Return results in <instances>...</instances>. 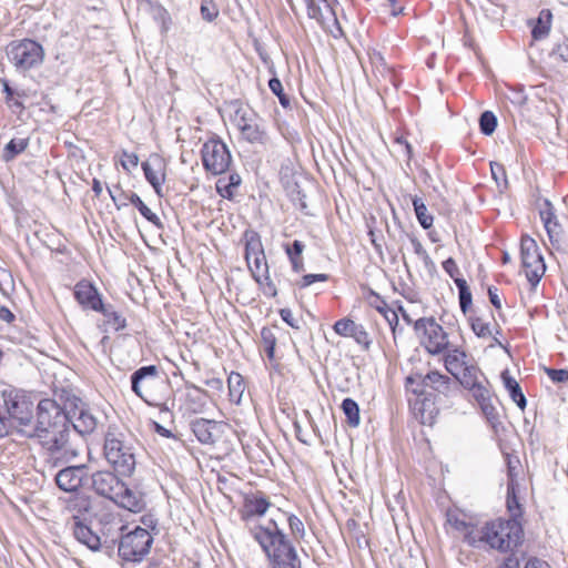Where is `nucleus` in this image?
Returning <instances> with one entry per match:
<instances>
[{
	"mask_svg": "<svg viewBox=\"0 0 568 568\" xmlns=\"http://www.w3.org/2000/svg\"><path fill=\"white\" fill-rule=\"evenodd\" d=\"M235 123L241 136L248 143L265 144L267 142V133L254 114L239 109L235 113Z\"/></svg>",
	"mask_w": 568,
	"mask_h": 568,
	"instance_id": "ddd939ff",
	"label": "nucleus"
},
{
	"mask_svg": "<svg viewBox=\"0 0 568 568\" xmlns=\"http://www.w3.org/2000/svg\"><path fill=\"white\" fill-rule=\"evenodd\" d=\"M153 537L146 528L136 526L121 536L118 552L126 561H141L150 551Z\"/></svg>",
	"mask_w": 568,
	"mask_h": 568,
	"instance_id": "1a4fd4ad",
	"label": "nucleus"
},
{
	"mask_svg": "<svg viewBox=\"0 0 568 568\" xmlns=\"http://www.w3.org/2000/svg\"><path fill=\"white\" fill-rule=\"evenodd\" d=\"M69 429H71V426L73 429L81 434H91L95 427H97V418L87 409L81 408L79 409L78 415L74 413L73 419H71L69 416ZM72 434V430H70V435ZM70 440H72L70 438ZM73 444V442H71Z\"/></svg>",
	"mask_w": 568,
	"mask_h": 568,
	"instance_id": "b1692460",
	"label": "nucleus"
},
{
	"mask_svg": "<svg viewBox=\"0 0 568 568\" xmlns=\"http://www.w3.org/2000/svg\"><path fill=\"white\" fill-rule=\"evenodd\" d=\"M539 214L551 244L558 243L559 235L561 234V226L558 223L554 206L548 200L544 202Z\"/></svg>",
	"mask_w": 568,
	"mask_h": 568,
	"instance_id": "412c9836",
	"label": "nucleus"
},
{
	"mask_svg": "<svg viewBox=\"0 0 568 568\" xmlns=\"http://www.w3.org/2000/svg\"><path fill=\"white\" fill-rule=\"evenodd\" d=\"M0 320L10 323L14 320V315L9 308L2 306L0 307Z\"/></svg>",
	"mask_w": 568,
	"mask_h": 568,
	"instance_id": "338daca9",
	"label": "nucleus"
},
{
	"mask_svg": "<svg viewBox=\"0 0 568 568\" xmlns=\"http://www.w3.org/2000/svg\"><path fill=\"white\" fill-rule=\"evenodd\" d=\"M501 379L511 399L519 408L524 409L527 400L517 381L508 373V371L503 372Z\"/></svg>",
	"mask_w": 568,
	"mask_h": 568,
	"instance_id": "c85d7f7f",
	"label": "nucleus"
},
{
	"mask_svg": "<svg viewBox=\"0 0 568 568\" xmlns=\"http://www.w3.org/2000/svg\"><path fill=\"white\" fill-rule=\"evenodd\" d=\"M382 306H376V310L385 317L388 325L390 326L393 334L395 335L396 326L398 325V315L397 313L388 307L385 301H381Z\"/></svg>",
	"mask_w": 568,
	"mask_h": 568,
	"instance_id": "37998d69",
	"label": "nucleus"
},
{
	"mask_svg": "<svg viewBox=\"0 0 568 568\" xmlns=\"http://www.w3.org/2000/svg\"><path fill=\"white\" fill-rule=\"evenodd\" d=\"M207 399L209 396L204 390L197 387H189L185 394L184 409L186 413L201 414L207 405Z\"/></svg>",
	"mask_w": 568,
	"mask_h": 568,
	"instance_id": "393cba45",
	"label": "nucleus"
},
{
	"mask_svg": "<svg viewBox=\"0 0 568 568\" xmlns=\"http://www.w3.org/2000/svg\"><path fill=\"white\" fill-rule=\"evenodd\" d=\"M158 375V369L154 365L143 366L136 369L131 376L132 390L145 402L148 400L143 388H150Z\"/></svg>",
	"mask_w": 568,
	"mask_h": 568,
	"instance_id": "6ab92c4d",
	"label": "nucleus"
},
{
	"mask_svg": "<svg viewBox=\"0 0 568 568\" xmlns=\"http://www.w3.org/2000/svg\"><path fill=\"white\" fill-rule=\"evenodd\" d=\"M29 145L28 138H14L10 140L3 149L2 159L6 162L13 160L17 155L22 153Z\"/></svg>",
	"mask_w": 568,
	"mask_h": 568,
	"instance_id": "72a5a7b5",
	"label": "nucleus"
},
{
	"mask_svg": "<svg viewBox=\"0 0 568 568\" xmlns=\"http://www.w3.org/2000/svg\"><path fill=\"white\" fill-rule=\"evenodd\" d=\"M227 386L230 400L234 404H240L245 390L243 376L240 373L232 372L227 378Z\"/></svg>",
	"mask_w": 568,
	"mask_h": 568,
	"instance_id": "2f4dec72",
	"label": "nucleus"
},
{
	"mask_svg": "<svg viewBox=\"0 0 568 568\" xmlns=\"http://www.w3.org/2000/svg\"><path fill=\"white\" fill-rule=\"evenodd\" d=\"M412 243L414 246V251L417 255L428 258V254H427L426 250L424 248V246L422 245V243L418 240L414 239V240H412Z\"/></svg>",
	"mask_w": 568,
	"mask_h": 568,
	"instance_id": "0e129e2a",
	"label": "nucleus"
},
{
	"mask_svg": "<svg viewBox=\"0 0 568 568\" xmlns=\"http://www.w3.org/2000/svg\"><path fill=\"white\" fill-rule=\"evenodd\" d=\"M74 297L84 310L98 312L102 305V298L94 285L81 281L74 286Z\"/></svg>",
	"mask_w": 568,
	"mask_h": 568,
	"instance_id": "f3484780",
	"label": "nucleus"
},
{
	"mask_svg": "<svg viewBox=\"0 0 568 568\" xmlns=\"http://www.w3.org/2000/svg\"><path fill=\"white\" fill-rule=\"evenodd\" d=\"M551 57L561 62H568V38H564L554 47Z\"/></svg>",
	"mask_w": 568,
	"mask_h": 568,
	"instance_id": "3c124183",
	"label": "nucleus"
},
{
	"mask_svg": "<svg viewBox=\"0 0 568 568\" xmlns=\"http://www.w3.org/2000/svg\"><path fill=\"white\" fill-rule=\"evenodd\" d=\"M268 88L278 98L280 103L284 108L290 105V98L284 93L282 82L278 78H272L268 81Z\"/></svg>",
	"mask_w": 568,
	"mask_h": 568,
	"instance_id": "c03bdc74",
	"label": "nucleus"
},
{
	"mask_svg": "<svg viewBox=\"0 0 568 568\" xmlns=\"http://www.w3.org/2000/svg\"><path fill=\"white\" fill-rule=\"evenodd\" d=\"M414 329L420 337V343L432 355H438L448 349V334L434 317H422L414 322Z\"/></svg>",
	"mask_w": 568,
	"mask_h": 568,
	"instance_id": "9d476101",
	"label": "nucleus"
},
{
	"mask_svg": "<svg viewBox=\"0 0 568 568\" xmlns=\"http://www.w3.org/2000/svg\"><path fill=\"white\" fill-rule=\"evenodd\" d=\"M521 263L526 272V277L532 286L537 285L545 274L546 265L538 251L534 239L525 235L520 242Z\"/></svg>",
	"mask_w": 568,
	"mask_h": 568,
	"instance_id": "f8f14e48",
	"label": "nucleus"
},
{
	"mask_svg": "<svg viewBox=\"0 0 568 568\" xmlns=\"http://www.w3.org/2000/svg\"><path fill=\"white\" fill-rule=\"evenodd\" d=\"M122 196L124 200H128L131 204H133L143 217L152 223H156L158 216L144 204V202L136 193H122Z\"/></svg>",
	"mask_w": 568,
	"mask_h": 568,
	"instance_id": "e433bc0d",
	"label": "nucleus"
},
{
	"mask_svg": "<svg viewBox=\"0 0 568 568\" xmlns=\"http://www.w3.org/2000/svg\"><path fill=\"white\" fill-rule=\"evenodd\" d=\"M247 267L256 283L264 286V293L268 296H276L277 290L274 282L270 277L268 264L265 253L253 256Z\"/></svg>",
	"mask_w": 568,
	"mask_h": 568,
	"instance_id": "2eb2a0df",
	"label": "nucleus"
},
{
	"mask_svg": "<svg viewBox=\"0 0 568 568\" xmlns=\"http://www.w3.org/2000/svg\"><path fill=\"white\" fill-rule=\"evenodd\" d=\"M490 170H491L493 178L496 181L499 180V176H505V169H504V166L501 164L491 163L490 164Z\"/></svg>",
	"mask_w": 568,
	"mask_h": 568,
	"instance_id": "e2e57ef3",
	"label": "nucleus"
},
{
	"mask_svg": "<svg viewBox=\"0 0 568 568\" xmlns=\"http://www.w3.org/2000/svg\"><path fill=\"white\" fill-rule=\"evenodd\" d=\"M294 429L296 438L302 442L303 444H310V440L306 438L305 434L302 430V427L298 422L294 423Z\"/></svg>",
	"mask_w": 568,
	"mask_h": 568,
	"instance_id": "69168bd1",
	"label": "nucleus"
},
{
	"mask_svg": "<svg viewBox=\"0 0 568 568\" xmlns=\"http://www.w3.org/2000/svg\"><path fill=\"white\" fill-rule=\"evenodd\" d=\"M446 352L447 353L444 357L445 368L453 376H457L458 372L473 362L468 354L457 346H449Z\"/></svg>",
	"mask_w": 568,
	"mask_h": 568,
	"instance_id": "4be33fe9",
	"label": "nucleus"
},
{
	"mask_svg": "<svg viewBox=\"0 0 568 568\" xmlns=\"http://www.w3.org/2000/svg\"><path fill=\"white\" fill-rule=\"evenodd\" d=\"M456 286L459 292V305L463 313H466L471 304V293L466 280L456 278Z\"/></svg>",
	"mask_w": 568,
	"mask_h": 568,
	"instance_id": "4c0bfd02",
	"label": "nucleus"
},
{
	"mask_svg": "<svg viewBox=\"0 0 568 568\" xmlns=\"http://www.w3.org/2000/svg\"><path fill=\"white\" fill-rule=\"evenodd\" d=\"M405 385L413 394L434 400L447 399L458 390L457 382L438 371L409 375Z\"/></svg>",
	"mask_w": 568,
	"mask_h": 568,
	"instance_id": "423d86ee",
	"label": "nucleus"
},
{
	"mask_svg": "<svg viewBox=\"0 0 568 568\" xmlns=\"http://www.w3.org/2000/svg\"><path fill=\"white\" fill-rule=\"evenodd\" d=\"M9 410L11 432H18L28 438L38 440L45 464L51 468L67 465L79 456L78 447L70 440L68 414L55 400L41 399L37 406V419L33 422V404L10 387L0 385Z\"/></svg>",
	"mask_w": 568,
	"mask_h": 568,
	"instance_id": "f257e3e1",
	"label": "nucleus"
},
{
	"mask_svg": "<svg viewBox=\"0 0 568 568\" xmlns=\"http://www.w3.org/2000/svg\"><path fill=\"white\" fill-rule=\"evenodd\" d=\"M245 239V260L247 264H251L253 256L264 254L263 244L261 236L255 231H246L244 233Z\"/></svg>",
	"mask_w": 568,
	"mask_h": 568,
	"instance_id": "7c9ffc66",
	"label": "nucleus"
},
{
	"mask_svg": "<svg viewBox=\"0 0 568 568\" xmlns=\"http://www.w3.org/2000/svg\"><path fill=\"white\" fill-rule=\"evenodd\" d=\"M287 523L292 535L295 539H302L305 536V528L303 521L295 515L287 517Z\"/></svg>",
	"mask_w": 568,
	"mask_h": 568,
	"instance_id": "8fccbe9b",
	"label": "nucleus"
},
{
	"mask_svg": "<svg viewBox=\"0 0 568 568\" xmlns=\"http://www.w3.org/2000/svg\"><path fill=\"white\" fill-rule=\"evenodd\" d=\"M242 179L240 174H230L226 178H220L216 181V192L224 199L232 200L236 193L237 187L241 185Z\"/></svg>",
	"mask_w": 568,
	"mask_h": 568,
	"instance_id": "bb28decb",
	"label": "nucleus"
},
{
	"mask_svg": "<svg viewBox=\"0 0 568 568\" xmlns=\"http://www.w3.org/2000/svg\"><path fill=\"white\" fill-rule=\"evenodd\" d=\"M327 280V274H306L298 282H296V285L300 288H305L315 282H326Z\"/></svg>",
	"mask_w": 568,
	"mask_h": 568,
	"instance_id": "603ef678",
	"label": "nucleus"
},
{
	"mask_svg": "<svg viewBox=\"0 0 568 568\" xmlns=\"http://www.w3.org/2000/svg\"><path fill=\"white\" fill-rule=\"evenodd\" d=\"M454 377L457 386L460 385L471 393L486 418L491 423L495 422L498 418V413L491 403L489 383L480 368L471 362Z\"/></svg>",
	"mask_w": 568,
	"mask_h": 568,
	"instance_id": "39448f33",
	"label": "nucleus"
},
{
	"mask_svg": "<svg viewBox=\"0 0 568 568\" xmlns=\"http://www.w3.org/2000/svg\"><path fill=\"white\" fill-rule=\"evenodd\" d=\"M282 320L293 328H298L297 321L294 318L293 313L288 308H282L280 311Z\"/></svg>",
	"mask_w": 568,
	"mask_h": 568,
	"instance_id": "4d7b16f0",
	"label": "nucleus"
},
{
	"mask_svg": "<svg viewBox=\"0 0 568 568\" xmlns=\"http://www.w3.org/2000/svg\"><path fill=\"white\" fill-rule=\"evenodd\" d=\"M85 476L87 467L84 465L67 466L55 474L54 480L61 490L72 493L82 486Z\"/></svg>",
	"mask_w": 568,
	"mask_h": 568,
	"instance_id": "4468645a",
	"label": "nucleus"
},
{
	"mask_svg": "<svg viewBox=\"0 0 568 568\" xmlns=\"http://www.w3.org/2000/svg\"><path fill=\"white\" fill-rule=\"evenodd\" d=\"M3 92L6 93V102L12 111L17 112L24 109L23 103L19 99L14 98L16 91L8 84V82L3 83ZM17 95L18 98H21L23 94L17 93Z\"/></svg>",
	"mask_w": 568,
	"mask_h": 568,
	"instance_id": "79ce46f5",
	"label": "nucleus"
},
{
	"mask_svg": "<svg viewBox=\"0 0 568 568\" xmlns=\"http://www.w3.org/2000/svg\"><path fill=\"white\" fill-rule=\"evenodd\" d=\"M261 341L267 357L272 359L274 357V349L276 345V337L273 331L268 327H263L261 331Z\"/></svg>",
	"mask_w": 568,
	"mask_h": 568,
	"instance_id": "a19ab883",
	"label": "nucleus"
},
{
	"mask_svg": "<svg viewBox=\"0 0 568 568\" xmlns=\"http://www.w3.org/2000/svg\"><path fill=\"white\" fill-rule=\"evenodd\" d=\"M105 318V325L114 331H121L126 326L125 318L121 313L116 312L112 305L103 304L102 307L98 311Z\"/></svg>",
	"mask_w": 568,
	"mask_h": 568,
	"instance_id": "473e14b6",
	"label": "nucleus"
},
{
	"mask_svg": "<svg viewBox=\"0 0 568 568\" xmlns=\"http://www.w3.org/2000/svg\"><path fill=\"white\" fill-rule=\"evenodd\" d=\"M342 410L346 416V422L351 427H357L361 423L358 404L352 398H345L342 402Z\"/></svg>",
	"mask_w": 568,
	"mask_h": 568,
	"instance_id": "f704fd0d",
	"label": "nucleus"
},
{
	"mask_svg": "<svg viewBox=\"0 0 568 568\" xmlns=\"http://www.w3.org/2000/svg\"><path fill=\"white\" fill-rule=\"evenodd\" d=\"M123 437L122 433L109 428L104 438V456L116 473L130 476L135 469V456Z\"/></svg>",
	"mask_w": 568,
	"mask_h": 568,
	"instance_id": "0eeeda50",
	"label": "nucleus"
},
{
	"mask_svg": "<svg viewBox=\"0 0 568 568\" xmlns=\"http://www.w3.org/2000/svg\"><path fill=\"white\" fill-rule=\"evenodd\" d=\"M121 164L125 171L131 172L132 169H135L138 166L139 158L134 153L123 152L121 158Z\"/></svg>",
	"mask_w": 568,
	"mask_h": 568,
	"instance_id": "5fc2aeb1",
	"label": "nucleus"
},
{
	"mask_svg": "<svg viewBox=\"0 0 568 568\" xmlns=\"http://www.w3.org/2000/svg\"><path fill=\"white\" fill-rule=\"evenodd\" d=\"M507 510L510 515L509 519H516L518 520L523 516V509L521 506L515 495V490L511 486H508L507 488Z\"/></svg>",
	"mask_w": 568,
	"mask_h": 568,
	"instance_id": "58836bf2",
	"label": "nucleus"
},
{
	"mask_svg": "<svg viewBox=\"0 0 568 568\" xmlns=\"http://www.w3.org/2000/svg\"><path fill=\"white\" fill-rule=\"evenodd\" d=\"M73 536L82 545L87 546L92 551H98L101 547L100 537L94 534L90 527L84 525L78 516H73Z\"/></svg>",
	"mask_w": 568,
	"mask_h": 568,
	"instance_id": "aec40b11",
	"label": "nucleus"
},
{
	"mask_svg": "<svg viewBox=\"0 0 568 568\" xmlns=\"http://www.w3.org/2000/svg\"><path fill=\"white\" fill-rule=\"evenodd\" d=\"M270 506V500L262 491L246 494L241 509V517L243 520L261 517L267 511Z\"/></svg>",
	"mask_w": 568,
	"mask_h": 568,
	"instance_id": "a211bd4d",
	"label": "nucleus"
},
{
	"mask_svg": "<svg viewBox=\"0 0 568 568\" xmlns=\"http://www.w3.org/2000/svg\"><path fill=\"white\" fill-rule=\"evenodd\" d=\"M7 57L18 71L24 72L43 62L44 50L37 41L23 39L8 44Z\"/></svg>",
	"mask_w": 568,
	"mask_h": 568,
	"instance_id": "6e6552de",
	"label": "nucleus"
},
{
	"mask_svg": "<svg viewBox=\"0 0 568 568\" xmlns=\"http://www.w3.org/2000/svg\"><path fill=\"white\" fill-rule=\"evenodd\" d=\"M488 295H489V301L490 303L496 307V308H500L501 307V302H500V298H499V295H498V290L495 288V287H489L488 290Z\"/></svg>",
	"mask_w": 568,
	"mask_h": 568,
	"instance_id": "680f3d73",
	"label": "nucleus"
},
{
	"mask_svg": "<svg viewBox=\"0 0 568 568\" xmlns=\"http://www.w3.org/2000/svg\"><path fill=\"white\" fill-rule=\"evenodd\" d=\"M202 162L205 170L213 175H221L231 165V153L225 143L219 139H211L205 142L201 150Z\"/></svg>",
	"mask_w": 568,
	"mask_h": 568,
	"instance_id": "9b49d317",
	"label": "nucleus"
},
{
	"mask_svg": "<svg viewBox=\"0 0 568 568\" xmlns=\"http://www.w3.org/2000/svg\"><path fill=\"white\" fill-rule=\"evenodd\" d=\"M304 248L305 245L298 240H295L292 244L284 245L285 253L287 254L288 260L292 264V270L295 273H301L304 271Z\"/></svg>",
	"mask_w": 568,
	"mask_h": 568,
	"instance_id": "cd10ccee",
	"label": "nucleus"
},
{
	"mask_svg": "<svg viewBox=\"0 0 568 568\" xmlns=\"http://www.w3.org/2000/svg\"><path fill=\"white\" fill-rule=\"evenodd\" d=\"M200 10L202 18L207 22H212L219 16L217 7L211 0H203Z\"/></svg>",
	"mask_w": 568,
	"mask_h": 568,
	"instance_id": "49530a36",
	"label": "nucleus"
},
{
	"mask_svg": "<svg viewBox=\"0 0 568 568\" xmlns=\"http://www.w3.org/2000/svg\"><path fill=\"white\" fill-rule=\"evenodd\" d=\"M145 179L160 193L161 182L165 174L163 172V160L159 155L150 156L145 162L142 163Z\"/></svg>",
	"mask_w": 568,
	"mask_h": 568,
	"instance_id": "5701e85b",
	"label": "nucleus"
},
{
	"mask_svg": "<svg viewBox=\"0 0 568 568\" xmlns=\"http://www.w3.org/2000/svg\"><path fill=\"white\" fill-rule=\"evenodd\" d=\"M154 427H155V432L163 436V437H166V438H170V437H174V435L172 434L171 430L166 429L165 427H163L161 424L159 423H154Z\"/></svg>",
	"mask_w": 568,
	"mask_h": 568,
	"instance_id": "774afa93",
	"label": "nucleus"
},
{
	"mask_svg": "<svg viewBox=\"0 0 568 568\" xmlns=\"http://www.w3.org/2000/svg\"><path fill=\"white\" fill-rule=\"evenodd\" d=\"M394 143L402 149V151L407 155L408 159L412 158V145L403 136H397Z\"/></svg>",
	"mask_w": 568,
	"mask_h": 568,
	"instance_id": "bf43d9fd",
	"label": "nucleus"
},
{
	"mask_svg": "<svg viewBox=\"0 0 568 568\" xmlns=\"http://www.w3.org/2000/svg\"><path fill=\"white\" fill-rule=\"evenodd\" d=\"M552 13L549 9H542L532 27L531 36L535 40L545 39L551 29Z\"/></svg>",
	"mask_w": 568,
	"mask_h": 568,
	"instance_id": "c756f323",
	"label": "nucleus"
},
{
	"mask_svg": "<svg viewBox=\"0 0 568 568\" xmlns=\"http://www.w3.org/2000/svg\"><path fill=\"white\" fill-rule=\"evenodd\" d=\"M190 428L202 444L214 443V430L216 423L206 418H197L190 422Z\"/></svg>",
	"mask_w": 568,
	"mask_h": 568,
	"instance_id": "a878e982",
	"label": "nucleus"
},
{
	"mask_svg": "<svg viewBox=\"0 0 568 568\" xmlns=\"http://www.w3.org/2000/svg\"><path fill=\"white\" fill-rule=\"evenodd\" d=\"M524 568H550V566L537 557H529L526 560Z\"/></svg>",
	"mask_w": 568,
	"mask_h": 568,
	"instance_id": "13d9d810",
	"label": "nucleus"
},
{
	"mask_svg": "<svg viewBox=\"0 0 568 568\" xmlns=\"http://www.w3.org/2000/svg\"><path fill=\"white\" fill-rule=\"evenodd\" d=\"M306 6L307 16L311 19L316 20L322 26L328 24L329 22H337L334 4L337 0H303Z\"/></svg>",
	"mask_w": 568,
	"mask_h": 568,
	"instance_id": "dca6fc26",
	"label": "nucleus"
},
{
	"mask_svg": "<svg viewBox=\"0 0 568 568\" xmlns=\"http://www.w3.org/2000/svg\"><path fill=\"white\" fill-rule=\"evenodd\" d=\"M416 217L423 229L428 230L433 225V216L428 214L427 207L422 197L414 196L412 199Z\"/></svg>",
	"mask_w": 568,
	"mask_h": 568,
	"instance_id": "c9c22d12",
	"label": "nucleus"
},
{
	"mask_svg": "<svg viewBox=\"0 0 568 568\" xmlns=\"http://www.w3.org/2000/svg\"><path fill=\"white\" fill-rule=\"evenodd\" d=\"M351 337H353L357 344L363 346L364 349L367 351L369 348L372 341L363 325L357 324Z\"/></svg>",
	"mask_w": 568,
	"mask_h": 568,
	"instance_id": "09e8293b",
	"label": "nucleus"
},
{
	"mask_svg": "<svg viewBox=\"0 0 568 568\" xmlns=\"http://www.w3.org/2000/svg\"><path fill=\"white\" fill-rule=\"evenodd\" d=\"M443 268L445 272L454 280L456 283V278H462L459 268L453 257H448L443 262Z\"/></svg>",
	"mask_w": 568,
	"mask_h": 568,
	"instance_id": "6e6d98bb",
	"label": "nucleus"
},
{
	"mask_svg": "<svg viewBox=\"0 0 568 568\" xmlns=\"http://www.w3.org/2000/svg\"><path fill=\"white\" fill-rule=\"evenodd\" d=\"M254 538L268 557L273 568H302L296 549L274 520H271L266 527L257 528Z\"/></svg>",
	"mask_w": 568,
	"mask_h": 568,
	"instance_id": "f03ea898",
	"label": "nucleus"
},
{
	"mask_svg": "<svg viewBox=\"0 0 568 568\" xmlns=\"http://www.w3.org/2000/svg\"><path fill=\"white\" fill-rule=\"evenodd\" d=\"M471 329L478 337L491 336L490 325L481 317L471 318Z\"/></svg>",
	"mask_w": 568,
	"mask_h": 568,
	"instance_id": "a18cd8bd",
	"label": "nucleus"
},
{
	"mask_svg": "<svg viewBox=\"0 0 568 568\" xmlns=\"http://www.w3.org/2000/svg\"><path fill=\"white\" fill-rule=\"evenodd\" d=\"M91 488L97 495L114 501L130 511H140L142 500L112 471L99 470L91 475Z\"/></svg>",
	"mask_w": 568,
	"mask_h": 568,
	"instance_id": "7ed1b4c3",
	"label": "nucleus"
},
{
	"mask_svg": "<svg viewBox=\"0 0 568 568\" xmlns=\"http://www.w3.org/2000/svg\"><path fill=\"white\" fill-rule=\"evenodd\" d=\"M545 373L554 383H566L568 382V369L561 368H545Z\"/></svg>",
	"mask_w": 568,
	"mask_h": 568,
	"instance_id": "864d4df0",
	"label": "nucleus"
},
{
	"mask_svg": "<svg viewBox=\"0 0 568 568\" xmlns=\"http://www.w3.org/2000/svg\"><path fill=\"white\" fill-rule=\"evenodd\" d=\"M497 126V118L491 111H485L479 118V128L485 135H491Z\"/></svg>",
	"mask_w": 568,
	"mask_h": 568,
	"instance_id": "ea45409f",
	"label": "nucleus"
},
{
	"mask_svg": "<svg viewBox=\"0 0 568 568\" xmlns=\"http://www.w3.org/2000/svg\"><path fill=\"white\" fill-rule=\"evenodd\" d=\"M480 540L499 552H509L524 541V529L519 520L497 518L481 528Z\"/></svg>",
	"mask_w": 568,
	"mask_h": 568,
	"instance_id": "20e7f679",
	"label": "nucleus"
},
{
	"mask_svg": "<svg viewBox=\"0 0 568 568\" xmlns=\"http://www.w3.org/2000/svg\"><path fill=\"white\" fill-rule=\"evenodd\" d=\"M498 568H521L519 565V560L515 556H508L503 560V562L498 566Z\"/></svg>",
	"mask_w": 568,
	"mask_h": 568,
	"instance_id": "052dcab7",
	"label": "nucleus"
},
{
	"mask_svg": "<svg viewBox=\"0 0 568 568\" xmlns=\"http://www.w3.org/2000/svg\"><path fill=\"white\" fill-rule=\"evenodd\" d=\"M356 323L348 318H342L334 324V331L341 336H352Z\"/></svg>",
	"mask_w": 568,
	"mask_h": 568,
	"instance_id": "de8ad7c7",
	"label": "nucleus"
}]
</instances>
